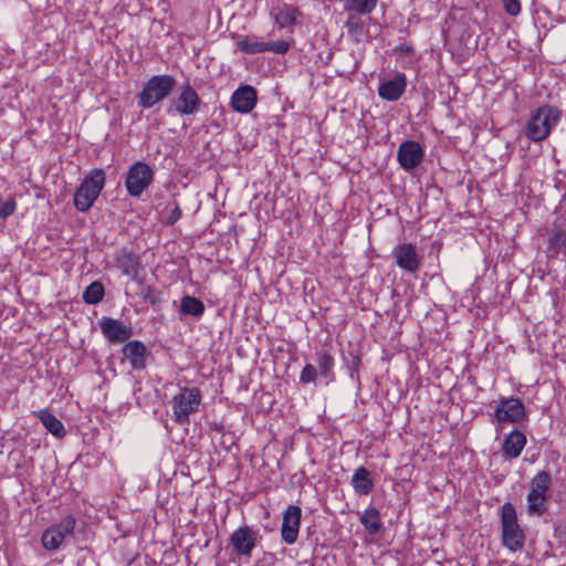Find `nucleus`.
Listing matches in <instances>:
<instances>
[{"mask_svg":"<svg viewBox=\"0 0 566 566\" xmlns=\"http://www.w3.org/2000/svg\"><path fill=\"white\" fill-rule=\"evenodd\" d=\"M560 119V112L553 106L544 105L531 114L525 127V135L532 142L538 143L546 139L553 127Z\"/></svg>","mask_w":566,"mask_h":566,"instance_id":"obj_1","label":"nucleus"},{"mask_svg":"<svg viewBox=\"0 0 566 566\" xmlns=\"http://www.w3.org/2000/svg\"><path fill=\"white\" fill-rule=\"evenodd\" d=\"M202 395L198 387H181L171 400V419L177 424H189L190 416L199 410Z\"/></svg>","mask_w":566,"mask_h":566,"instance_id":"obj_2","label":"nucleus"},{"mask_svg":"<svg viewBox=\"0 0 566 566\" xmlns=\"http://www.w3.org/2000/svg\"><path fill=\"white\" fill-rule=\"evenodd\" d=\"M501 541L510 552L521 551L525 543V533L517 522L514 505L510 502L501 506Z\"/></svg>","mask_w":566,"mask_h":566,"instance_id":"obj_3","label":"nucleus"},{"mask_svg":"<svg viewBox=\"0 0 566 566\" xmlns=\"http://www.w3.org/2000/svg\"><path fill=\"white\" fill-rule=\"evenodd\" d=\"M176 86V78L169 74L154 75L138 93V106L151 108L160 101L168 97Z\"/></svg>","mask_w":566,"mask_h":566,"instance_id":"obj_4","label":"nucleus"},{"mask_svg":"<svg viewBox=\"0 0 566 566\" xmlns=\"http://www.w3.org/2000/svg\"><path fill=\"white\" fill-rule=\"evenodd\" d=\"M105 186V171L93 169L90 171L74 193V206L81 211H87L95 202Z\"/></svg>","mask_w":566,"mask_h":566,"instance_id":"obj_5","label":"nucleus"},{"mask_svg":"<svg viewBox=\"0 0 566 566\" xmlns=\"http://www.w3.org/2000/svg\"><path fill=\"white\" fill-rule=\"evenodd\" d=\"M262 542L259 528L251 525H241L229 536V546L238 559H250L253 551Z\"/></svg>","mask_w":566,"mask_h":566,"instance_id":"obj_6","label":"nucleus"},{"mask_svg":"<svg viewBox=\"0 0 566 566\" xmlns=\"http://www.w3.org/2000/svg\"><path fill=\"white\" fill-rule=\"evenodd\" d=\"M551 485V475L546 471L537 473L531 482L527 494V509L530 514L542 515L546 511L547 493Z\"/></svg>","mask_w":566,"mask_h":566,"instance_id":"obj_7","label":"nucleus"},{"mask_svg":"<svg viewBox=\"0 0 566 566\" xmlns=\"http://www.w3.org/2000/svg\"><path fill=\"white\" fill-rule=\"evenodd\" d=\"M154 179V170L145 161L133 164L125 179L127 192L132 197H139L146 190Z\"/></svg>","mask_w":566,"mask_h":566,"instance_id":"obj_8","label":"nucleus"},{"mask_svg":"<svg viewBox=\"0 0 566 566\" xmlns=\"http://www.w3.org/2000/svg\"><path fill=\"white\" fill-rule=\"evenodd\" d=\"M174 111L180 115L196 114L202 104L200 96L189 82H184L178 95L171 101Z\"/></svg>","mask_w":566,"mask_h":566,"instance_id":"obj_9","label":"nucleus"},{"mask_svg":"<svg viewBox=\"0 0 566 566\" xmlns=\"http://www.w3.org/2000/svg\"><path fill=\"white\" fill-rule=\"evenodd\" d=\"M524 403L518 398H502L494 409L499 422L518 423L526 419Z\"/></svg>","mask_w":566,"mask_h":566,"instance_id":"obj_10","label":"nucleus"},{"mask_svg":"<svg viewBox=\"0 0 566 566\" xmlns=\"http://www.w3.org/2000/svg\"><path fill=\"white\" fill-rule=\"evenodd\" d=\"M75 527V518L71 515L65 516L59 524L46 528L42 534V545L49 551L56 549L64 538L72 534Z\"/></svg>","mask_w":566,"mask_h":566,"instance_id":"obj_11","label":"nucleus"},{"mask_svg":"<svg viewBox=\"0 0 566 566\" xmlns=\"http://www.w3.org/2000/svg\"><path fill=\"white\" fill-rule=\"evenodd\" d=\"M301 517L302 510L297 505H289L283 512L281 536L284 543L292 545L297 541Z\"/></svg>","mask_w":566,"mask_h":566,"instance_id":"obj_12","label":"nucleus"},{"mask_svg":"<svg viewBox=\"0 0 566 566\" xmlns=\"http://www.w3.org/2000/svg\"><path fill=\"white\" fill-rule=\"evenodd\" d=\"M424 156V151L420 144L415 140L402 142L397 150V160L401 168L410 171L418 167Z\"/></svg>","mask_w":566,"mask_h":566,"instance_id":"obj_13","label":"nucleus"},{"mask_svg":"<svg viewBox=\"0 0 566 566\" xmlns=\"http://www.w3.org/2000/svg\"><path fill=\"white\" fill-rule=\"evenodd\" d=\"M98 325L103 336L113 344L124 343L133 335L130 325L112 317H102Z\"/></svg>","mask_w":566,"mask_h":566,"instance_id":"obj_14","label":"nucleus"},{"mask_svg":"<svg viewBox=\"0 0 566 566\" xmlns=\"http://www.w3.org/2000/svg\"><path fill=\"white\" fill-rule=\"evenodd\" d=\"M114 260L124 275L129 276L133 281L138 280L139 272L143 270L138 254L127 248H122L115 251Z\"/></svg>","mask_w":566,"mask_h":566,"instance_id":"obj_15","label":"nucleus"},{"mask_svg":"<svg viewBox=\"0 0 566 566\" xmlns=\"http://www.w3.org/2000/svg\"><path fill=\"white\" fill-rule=\"evenodd\" d=\"M392 255L396 260V264L410 273H415L418 271L421 264V258L417 252V249L411 243H401L398 244L394 251Z\"/></svg>","mask_w":566,"mask_h":566,"instance_id":"obj_16","label":"nucleus"},{"mask_svg":"<svg viewBox=\"0 0 566 566\" xmlns=\"http://www.w3.org/2000/svg\"><path fill=\"white\" fill-rule=\"evenodd\" d=\"M258 102L256 90L250 85H242L231 95V107L241 114L251 112Z\"/></svg>","mask_w":566,"mask_h":566,"instance_id":"obj_17","label":"nucleus"},{"mask_svg":"<svg viewBox=\"0 0 566 566\" xmlns=\"http://www.w3.org/2000/svg\"><path fill=\"white\" fill-rule=\"evenodd\" d=\"M123 354L128 359L130 366L135 370H142L146 367L147 357L149 355L147 347L140 340H130L123 347Z\"/></svg>","mask_w":566,"mask_h":566,"instance_id":"obj_18","label":"nucleus"},{"mask_svg":"<svg viewBox=\"0 0 566 566\" xmlns=\"http://www.w3.org/2000/svg\"><path fill=\"white\" fill-rule=\"evenodd\" d=\"M407 86V77L398 73L394 78L384 82L378 87V95L386 101L395 102L400 98Z\"/></svg>","mask_w":566,"mask_h":566,"instance_id":"obj_19","label":"nucleus"},{"mask_svg":"<svg viewBox=\"0 0 566 566\" xmlns=\"http://www.w3.org/2000/svg\"><path fill=\"white\" fill-rule=\"evenodd\" d=\"M526 444V437L520 430H512L507 433L502 442V455L505 460H512L522 453L524 447Z\"/></svg>","mask_w":566,"mask_h":566,"instance_id":"obj_20","label":"nucleus"},{"mask_svg":"<svg viewBox=\"0 0 566 566\" xmlns=\"http://www.w3.org/2000/svg\"><path fill=\"white\" fill-rule=\"evenodd\" d=\"M270 15L280 29L291 28L296 24L298 10L291 4L282 3L272 7Z\"/></svg>","mask_w":566,"mask_h":566,"instance_id":"obj_21","label":"nucleus"},{"mask_svg":"<svg viewBox=\"0 0 566 566\" xmlns=\"http://www.w3.org/2000/svg\"><path fill=\"white\" fill-rule=\"evenodd\" d=\"M352 484L356 493L367 495L374 486L370 472L365 467H359L353 474Z\"/></svg>","mask_w":566,"mask_h":566,"instance_id":"obj_22","label":"nucleus"},{"mask_svg":"<svg viewBox=\"0 0 566 566\" xmlns=\"http://www.w3.org/2000/svg\"><path fill=\"white\" fill-rule=\"evenodd\" d=\"M38 416L45 429L54 437L62 438L65 436L63 423L53 413L48 410H40Z\"/></svg>","mask_w":566,"mask_h":566,"instance_id":"obj_23","label":"nucleus"},{"mask_svg":"<svg viewBox=\"0 0 566 566\" xmlns=\"http://www.w3.org/2000/svg\"><path fill=\"white\" fill-rule=\"evenodd\" d=\"M360 523L370 535H376L382 526L379 511L376 507L366 509L360 516Z\"/></svg>","mask_w":566,"mask_h":566,"instance_id":"obj_24","label":"nucleus"},{"mask_svg":"<svg viewBox=\"0 0 566 566\" xmlns=\"http://www.w3.org/2000/svg\"><path fill=\"white\" fill-rule=\"evenodd\" d=\"M180 312L199 318L205 313V304L195 296L186 295L181 298Z\"/></svg>","mask_w":566,"mask_h":566,"instance_id":"obj_25","label":"nucleus"},{"mask_svg":"<svg viewBox=\"0 0 566 566\" xmlns=\"http://www.w3.org/2000/svg\"><path fill=\"white\" fill-rule=\"evenodd\" d=\"M547 248L553 254L563 253L566 255V232L560 228L554 227L549 234Z\"/></svg>","mask_w":566,"mask_h":566,"instance_id":"obj_26","label":"nucleus"},{"mask_svg":"<svg viewBox=\"0 0 566 566\" xmlns=\"http://www.w3.org/2000/svg\"><path fill=\"white\" fill-rule=\"evenodd\" d=\"M237 45L240 51L249 55L265 52V42L260 41L256 36H245L239 40Z\"/></svg>","mask_w":566,"mask_h":566,"instance_id":"obj_27","label":"nucleus"},{"mask_svg":"<svg viewBox=\"0 0 566 566\" xmlns=\"http://www.w3.org/2000/svg\"><path fill=\"white\" fill-rule=\"evenodd\" d=\"M377 2L378 0H348L345 3V10L367 15L375 10Z\"/></svg>","mask_w":566,"mask_h":566,"instance_id":"obj_28","label":"nucleus"},{"mask_svg":"<svg viewBox=\"0 0 566 566\" xmlns=\"http://www.w3.org/2000/svg\"><path fill=\"white\" fill-rule=\"evenodd\" d=\"M105 294L104 285L99 281L92 282L83 293V301L86 304H97L99 303Z\"/></svg>","mask_w":566,"mask_h":566,"instance_id":"obj_29","label":"nucleus"},{"mask_svg":"<svg viewBox=\"0 0 566 566\" xmlns=\"http://www.w3.org/2000/svg\"><path fill=\"white\" fill-rule=\"evenodd\" d=\"M316 361L318 365L319 375L328 378L333 375L334 357L327 350H319L316 353Z\"/></svg>","mask_w":566,"mask_h":566,"instance_id":"obj_30","label":"nucleus"},{"mask_svg":"<svg viewBox=\"0 0 566 566\" xmlns=\"http://www.w3.org/2000/svg\"><path fill=\"white\" fill-rule=\"evenodd\" d=\"M142 296L144 301L148 302L150 305L155 306L164 302L163 292L151 287L146 286L142 290Z\"/></svg>","mask_w":566,"mask_h":566,"instance_id":"obj_31","label":"nucleus"},{"mask_svg":"<svg viewBox=\"0 0 566 566\" xmlns=\"http://www.w3.org/2000/svg\"><path fill=\"white\" fill-rule=\"evenodd\" d=\"M290 50V43L285 40L265 42V52L285 54Z\"/></svg>","mask_w":566,"mask_h":566,"instance_id":"obj_32","label":"nucleus"},{"mask_svg":"<svg viewBox=\"0 0 566 566\" xmlns=\"http://www.w3.org/2000/svg\"><path fill=\"white\" fill-rule=\"evenodd\" d=\"M15 208H17V202L13 198L3 200L0 197V219H7L11 214H13L15 211Z\"/></svg>","mask_w":566,"mask_h":566,"instance_id":"obj_33","label":"nucleus"},{"mask_svg":"<svg viewBox=\"0 0 566 566\" xmlns=\"http://www.w3.org/2000/svg\"><path fill=\"white\" fill-rule=\"evenodd\" d=\"M316 377H317V369L313 365L306 364L301 371L300 380L303 384H310V382H314Z\"/></svg>","mask_w":566,"mask_h":566,"instance_id":"obj_34","label":"nucleus"},{"mask_svg":"<svg viewBox=\"0 0 566 566\" xmlns=\"http://www.w3.org/2000/svg\"><path fill=\"white\" fill-rule=\"evenodd\" d=\"M505 11L510 15H517L521 12L520 0H501Z\"/></svg>","mask_w":566,"mask_h":566,"instance_id":"obj_35","label":"nucleus"},{"mask_svg":"<svg viewBox=\"0 0 566 566\" xmlns=\"http://www.w3.org/2000/svg\"><path fill=\"white\" fill-rule=\"evenodd\" d=\"M180 218H181V209L179 208L178 205H176L167 219V223L175 224Z\"/></svg>","mask_w":566,"mask_h":566,"instance_id":"obj_36","label":"nucleus"},{"mask_svg":"<svg viewBox=\"0 0 566 566\" xmlns=\"http://www.w3.org/2000/svg\"><path fill=\"white\" fill-rule=\"evenodd\" d=\"M346 25H347L349 31L357 30L360 27L357 18H355L353 15L348 17Z\"/></svg>","mask_w":566,"mask_h":566,"instance_id":"obj_37","label":"nucleus"},{"mask_svg":"<svg viewBox=\"0 0 566 566\" xmlns=\"http://www.w3.org/2000/svg\"><path fill=\"white\" fill-rule=\"evenodd\" d=\"M359 361H360L359 357H358V356H357V357H355V364H356V365H358V364H359Z\"/></svg>","mask_w":566,"mask_h":566,"instance_id":"obj_38","label":"nucleus"}]
</instances>
